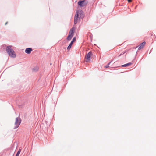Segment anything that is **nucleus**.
Here are the masks:
<instances>
[{"label":"nucleus","instance_id":"1","mask_svg":"<svg viewBox=\"0 0 156 156\" xmlns=\"http://www.w3.org/2000/svg\"><path fill=\"white\" fill-rule=\"evenodd\" d=\"M6 51L9 55L12 57L15 58L16 57V55L15 53L14 50L10 46H7L6 48Z\"/></svg>","mask_w":156,"mask_h":156},{"label":"nucleus","instance_id":"2","mask_svg":"<svg viewBox=\"0 0 156 156\" xmlns=\"http://www.w3.org/2000/svg\"><path fill=\"white\" fill-rule=\"evenodd\" d=\"M21 120L20 117H17L16 119V121L15 123V126L14 128V129L18 128L21 123Z\"/></svg>","mask_w":156,"mask_h":156},{"label":"nucleus","instance_id":"3","mask_svg":"<svg viewBox=\"0 0 156 156\" xmlns=\"http://www.w3.org/2000/svg\"><path fill=\"white\" fill-rule=\"evenodd\" d=\"M88 2L86 0H80L78 2V4L80 7L86 6Z\"/></svg>","mask_w":156,"mask_h":156},{"label":"nucleus","instance_id":"4","mask_svg":"<svg viewBox=\"0 0 156 156\" xmlns=\"http://www.w3.org/2000/svg\"><path fill=\"white\" fill-rule=\"evenodd\" d=\"M76 14H78V16H80L79 18L81 19H83L84 16V15L83 12L81 10H79L76 12Z\"/></svg>","mask_w":156,"mask_h":156},{"label":"nucleus","instance_id":"5","mask_svg":"<svg viewBox=\"0 0 156 156\" xmlns=\"http://www.w3.org/2000/svg\"><path fill=\"white\" fill-rule=\"evenodd\" d=\"M92 55V52L91 51L89 52L85 55V58L86 59V62H89L90 60V58L91 56Z\"/></svg>","mask_w":156,"mask_h":156},{"label":"nucleus","instance_id":"6","mask_svg":"<svg viewBox=\"0 0 156 156\" xmlns=\"http://www.w3.org/2000/svg\"><path fill=\"white\" fill-rule=\"evenodd\" d=\"M75 40H76V38L74 37L72 41H71V43H70V44H69V45L68 46V47L67 48V49L68 50H69L70 49V48L71 47L72 45L73 44V42H74V41H75Z\"/></svg>","mask_w":156,"mask_h":156},{"label":"nucleus","instance_id":"7","mask_svg":"<svg viewBox=\"0 0 156 156\" xmlns=\"http://www.w3.org/2000/svg\"><path fill=\"white\" fill-rule=\"evenodd\" d=\"M78 14H76L75 16L74 20V24H77V22H78Z\"/></svg>","mask_w":156,"mask_h":156},{"label":"nucleus","instance_id":"8","mask_svg":"<svg viewBox=\"0 0 156 156\" xmlns=\"http://www.w3.org/2000/svg\"><path fill=\"white\" fill-rule=\"evenodd\" d=\"M146 42L145 41H144L141 44H140L139 45L138 50H140L141 49H142L143 48Z\"/></svg>","mask_w":156,"mask_h":156},{"label":"nucleus","instance_id":"9","mask_svg":"<svg viewBox=\"0 0 156 156\" xmlns=\"http://www.w3.org/2000/svg\"><path fill=\"white\" fill-rule=\"evenodd\" d=\"M32 51V49L31 48H27L26 49L25 52L27 54H30Z\"/></svg>","mask_w":156,"mask_h":156},{"label":"nucleus","instance_id":"10","mask_svg":"<svg viewBox=\"0 0 156 156\" xmlns=\"http://www.w3.org/2000/svg\"><path fill=\"white\" fill-rule=\"evenodd\" d=\"M74 34V30H73V28H72V29H71L70 30L69 35L72 36H73V35Z\"/></svg>","mask_w":156,"mask_h":156},{"label":"nucleus","instance_id":"11","mask_svg":"<svg viewBox=\"0 0 156 156\" xmlns=\"http://www.w3.org/2000/svg\"><path fill=\"white\" fill-rule=\"evenodd\" d=\"M131 63H127V64H124V65H122V67H126L128 66H129L130 65H131Z\"/></svg>","mask_w":156,"mask_h":156},{"label":"nucleus","instance_id":"12","mask_svg":"<svg viewBox=\"0 0 156 156\" xmlns=\"http://www.w3.org/2000/svg\"><path fill=\"white\" fill-rule=\"evenodd\" d=\"M72 37H73V36L69 35L68 36V37H67V40L68 41H69L71 39V38H72Z\"/></svg>","mask_w":156,"mask_h":156},{"label":"nucleus","instance_id":"13","mask_svg":"<svg viewBox=\"0 0 156 156\" xmlns=\"http://www.w3.org/2000/svg\"><path fill=\"white\" fill-rule=\"evenodd\" d=\"M21 151L20 150H19V151H18L17 153H16V156H19V154L20 153Z\"/></svg>","mask_w":156,"mask_h":156},{"label":"nucleus","instance_id":"14","mask_svg":"<svg viewBox=\"0 0 156 156\" xmlns=\"http://www.w3.org/2000/svg\"><path fill=\"white\" fill-rule=\"evenodd\" d=\"M38 69V68L37 67H34V68L33 69V71H37V70Z\"/></svg>","mask_w":156,"mask_h":156},{"label":"nucleus","instance_id":"15","mask_svg":"<svg viewBox=\"0 0 156 156\" xmlns=\"http://www.w3.org/2000/svg\"><path fill=\"white\" fill-rule=\"evenodd\" d=\"M111 62H112L111 61V62H110L108 63V64L106 66H105V68H108V67H109V65L110 64V63H111Z\"/></svg>","mask_w":156,"mask_h":156},{"label":"nucleus","instance_id":"16","mask_svg":"<svg viewBox=\"0 0 156 156\" xmlns=\"http://www.w3.org/2000/svg\"><path fill=\"white\" fill-rule=\"evenodd\" d=\"M128 2H131L132 0H127Z\"/></svg>","mask_w":156,"mask_h":156},{"label":"nucleus","instance_id":"17","mask_svg":"<svg viewBox=\"0 0 156 156\" xmlns=\"http://www.w3.org/2000/svg\"><path fill=\"white\" fill-rule=\"evenodd\" d=\"M7 23H8V22H6L5 23V25H7Z\"/></svg>","mask_w":156,"mask_h":156},{"label":"nucleus","instance_id":"18","mask_svg":"<svg viewBox=\"0 0 156 156\" xmlns=\"http://www.w3.org/2000/svg\"><path fill=\"white\" fill-rule=\"evenodd\" d=\"M122 54H120L118 56H120L121 55H122Z\"/></svg>","mask_w":156,"mask_h":156}]
</instances>
